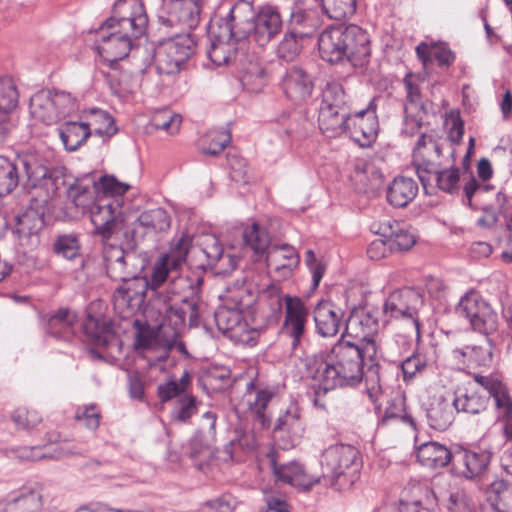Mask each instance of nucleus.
I'll return each instance as SVG.
<instances>
[{
  "label": "nucleus",
  "mask_w": 512,
  "mask_h": 512,
  "mask_svg": "<svg viewBox=\"0 0 512 512\" xmlns=\"http://www.w3.org/2000/svg\"><path fill=\"white\" fill-rule=\"evenodd\" d=\"M349 122L347 133L351 138L363 147L370 145L379 130L375 99L370 101L366 109L350 114Z\"/></svg>",
  "instance_id": "nucleus-19"
},
{
  "label": "nucleus",
  "mask_w": 512,
  "mask_h": 512,
  "mask_svg": "<svg viewBox=\"0 0 512 512\" xmlns=\"http://www.w3.org/2000/svg\"><path fill=\"white\" fill-rule=\"evenodd\" d=\"M19 93L12 77L0 76V110L11 113L18 104Z\"/></svg>",
  "instance_id": "nucleus-52"
},
{
  "label": "nucleus",
  "mask_w": 512,
  "mask_h": 512,
  "mask_svg": "<svg viewBox=\"0 0 512 512\" xmlns=\"http://www.w3.org/2000/svg\"><path fill=\"white\" fill-rule=\"evenodd\" d=\"M413 337L416 338L415 334H411V326H408L406 333L395 334L385 343L384 351L386 357L393 362L400 361L410 351Z\"/></svg>",
  "instance_id": "nucleus-45"
},
{
  "label": "nucleus",
  "mask_w": 512,
  "mask_h": 512,
  "mask_svg": "<svg viewBox=\"0 0 512 512\" xmlns=\"http://www.w3.org/2000/svg\"><path fill=\"white\" fill-rule=\"evenodd\" d=\"M355 447L346 444L332 445L321 456L323 479L329 480L331 486L342 488L354 482L360 471L361 463Z\"/></svg>",
  "instance_id": "nucleus-10"
},
{
  "label": "nucleus",
  "mask_w": 512,
  "mask_h": 512,
  "mask_svg": "<svg viewBox=\"0 0 512 512\" xmlns=\"http://www.w3.org/2000/svg\"><path fill=\"white\" fill-rule=\"evenodd\" d=\"M209 146L202 149V152L207 155L216 156L221 153L231 141L229 131H214L209 133Z\"/></svg>",
  "instance_id": "nucleus-61"
},
{
  "label": "nucleus",
  "mask_w": 512,
  "mask_h": 512,
  "mask_svg": "<svg viewBox=\"0 0 512 512\" xmlns=\"http://www.w3.org/2000/svg\"><path fill=\"white\" fill-rule=\"evenodd\" d=\"M127 321L128 316L123 320L116 313L113 320L89 314L83 323V331L88 341L95 346L105 347L107 355L124 370L128 352L121 333L125 334Z\"/></svg>",
  "instance_id": "nucleus-6"
},
{
  "label": "nucleus",
  "mask_w": 512,
  "mask_h": 512,
  "mask_svg": "<svg viewBox=\"0 0 512 512\" xmlns=\"http://www.w3.org/2000/svg\"><path fill=\"white\" fill-rule=\"evenodd\" d=\"M416 454L420 464L431 469L443 468L454 458L445 445L434 441L421 444Z\"/></svg>",
  "instance_id": "nucleus-34"
},
{
  "label": "nucleus",
  "mask_w": 512,
  "mask_h": 512,
  "mask_svg": "<svg viewBox=\"0 0 512 512\" xmlns=\"http://www.w3.org/2000/svg\"><path fill=\"white\" fill-rule=\"evenodd\" d=\"M455 412L453 399L434 396L426 411L428 424L435 430L444 431L453 423Z\"/></svg>",
  "instance_id": "nucleus-28"
},
{
  "label": "nucleus",
  "mask_w": 512,
  "mask_h": 512,
  "mask_svg": "<svg viewBox=\"0 0 512 512\" xmlns=\"http://www.w3.org/2000/svg\"><path fill=\"white\" fill-rule=\"evenodd\" d=\"M321 5L325 14L337 21L351 17L356 11V0H321Z\"/></svg>",
  "instance_id": "nucleus-51"
},
{
  "label": "nucleus",
  "mask_w": 512,
  "mask_h": 512,
  "mask_svg": "<svg viewBox=\"0 0 512 512\" xmlns=\"http://www.w3.org/2000/svg\"><path fill=\"white\" fill-rule=\"evenodd\" d=\"M209 0H168L166 16H159V31L169 32L171 27L195 29Z\"/></svg>",
  "instance_id": "nucleus-16"
},
{
  "label": "nucleus",
  "mask_w": 512,
  "mask_h": 512,
  "mask_svg": "<svg viewBox=\"0 0 512 512\" xmlns=\"http://www.w3.org/2000/svg\"><path fill=\"white\" fill-rule=\"evenodd\" d=\"M77 316L67 308H60L47 322V333L59 340H70L74 335Z\"/></svg>",
  "instance_id": "nucleus-38"
},
{
  "label": "nucleus",
  "mask_w": 512,
  "mask_h": 512,
  "mask_svg": "<svg viewBox=\"0 0 512 512\" xmlns=\"http://www.w3.org/2000/svg\"><path fill=\"white\" fill-rule=\"evenodd\" d=\"M266 72L258 63H250L243 70L242 82L244 85H254L253 90H258L264 85Z\"/></svg>",
  "instance_id": "nucleus-62"
},
{
  "label": "nucleus",
  "mask_w": 512,
  "mask_h": 512,
  "mask_svg": "<svg viewBox=\"0 0 512 512\" xmlns=\"http://www.w3.org/2000/svg\"><path fill=\"white\" fill-rule=\"evenodd\" d=\"M498 409V420L502 424L503 435L507 442L512 444V399L509 398Z\"/></svg>",
  "instance_id": "nucleus-63"
},
{
  "label": "nucleus",
  "mask_w": 512,
  "mask_h": 512,
  "mask_svg": "<svg viewBox=\"0 0 512 512\" xmlns=\"http://www.w3.org/2000/svg\"><path fill=\"white\" fill-rule=\"evenodd\" d=\"M78 239L73 235L59 236L54 243V251L63 258L71 260L79 254Z\"/></svg>",
  "instance_id": "nucleus-58"
},
{
  "label": "nucleus",
  "mask_w": 512,
  "mask_h": 512,
  "mask_svg": "<svg viewBox=\"0 0 512 512\" xmlns=\"http://www.w3.org/2000/svg\"><path fill=\"white\" fill-rule=\"evenodd\" d=\"M473 377L475 382L481 385L489 393V396L494 399L495 406H500L511 398L506 386L498 377L481 374H474Z\"/></svg>",
  "instance_id": "nucleus-48"
},
{
  "label": "nucleus",
  "mask_w": 512,
  "mask_h": 512,
  "mask_svg": "<svg viewBox=\"0 0 512 512\" xmlns=\"http://www.w3.org/2000/svg\"><path fill=\"white\" fill-rule=\"evenodd\" d=\"M266 263L269 273L279 281L292 275L299 264V256L290 245L273 246L268 249Z\"/></svg>",
  "instance_id": "nucleus-21"
},
{
  "label": "nucleus",
  "mask_w": 512,
  "mask_h": 512,
  "mask_svg": "<svg viewBox=\"0 0 512 512\" xmlns=\"http://www.w3.org/2000/svg\"><path fill=\"white\" fill-rule=\"evenodd\" d=\"M412 164L426 192L435 187L448 194L459 192L460 169L455 166V148L447 141L421 134L413 150Z\"/></svg>",
  "instance_id": "nucleus-3"
},
{
  "label": "nucleus",
  "mask_w": 512,
  "mask_h": 512,
  "mask_svg": "<svg viewBox=\"0 0 512 512\" xmlns=\"http://www.w3.org/2000/svg\"><path fill=\"white\" fill-rule=\"evenodd\" d=\"M418 185L409 177H396L387 188V201L394 207L407 206L417 195Z\"/></svg>",
  "instance_id": "nucleus-35"
},
{
  "label": "nucleus",
  "mask_w": 512,
  "mask_h": 512,
  "mask_svg": "<svg viewBox=\"0 0 512 512\" xmlns=\"http://www.w3.org/2000/svg\"><path fill=\"white\" fill-rule=\"evenodd\" d=\"M215 323L220 332L232 339L248 341V325L243 320L242 312L231 307L220 306L214 313Z\"/></svg>",
  "instance_id": "nucleus-26"
},
{
  "label": "nucleus",
  "mask_w": 512,
  "mask_h": 512,
  "mask_svg": "<svg viewBox=\"0 0 512 512\" xmlns=\"http://www.w3.org/2000/svg\"><path fill=\"white\" fill-rule=\"evenodd\" d=\"M404 86L406 90L405 104V120L407 128L411 125L413 128H420L423 117L427 115V104L423 102L420 88L413 83L411 76L404 78Z\"/></svg>",
  "instance_id": "nucleus-27"
},
{
  "label": "nucleus",
  "mask_w": 512,
  "mask_h": 512,
  "mask_svg": "<svg viewBox=\"0 0 512 512\" xmlns=\"http://www.w3.org/2000/svg\"><path fill=\"white\" fill-rule=\"evenodd\" d=\"M237 42L233 38H223L221 30L213 31L207 55L218 66L228 64L235 57Z\"/></svg>",
  "instance_id": "nucleus-39"
},
{
  "label": "nucleus",
  "mask_w": 512,
  "mask_h": 512,
  "mask_svg": "<svg viewBox=\"0 0 512 512\" xmlns=\"http://www.w3.org/2000/svg\"><path fill=\"white\" fill-rule=\"evenodd\" d=\"M127 212V207L116 206L105 199H97L90 208V218L95 228L94 233L104 240L118 234L127 238Z\"/></svg>",
  "instance_id": "nucleus-12"
},
{
  "label": "nucleus",
  "mask_w": 512,
  "mask_h": 512,
  "mask_svg": "<svg viewBox=\"0 0 512 512\" xmlns=\"http://www.w3.org/2000/svg\"><path fill=\"white\" fill-rule=\"evenodd\" d=\"M345 60L354 67H364L369 62L371 48L365 30L355 24L341 26Z\"/></svg>",
  "instance_id": "nucleus-18"
},
{
  "label": "nucleus",
  "mask_w": 512,
  "mask_h": 512,
  "mask_svg": "<svg viewBox=\"0 0 512 512\" xmlns=\"http://www.w3.org/2000/svg\"><path fill=\"white\" fill-rule=\"evenodd\" d=\"M319 53L323 60L338 63L345 60L341 26L325 29L318 38Z\"/></svg>",
  "instance_id": "nucleus-29"
},
{
  "label": "nucleus",
  "mask_w": 512,
  "mask_h": 512,
  "mask_svg": "<svg viewBox=\"0 0 512 512\" xmlns=\"http://www.w3.org/2000/svg\"><path fill=\"white\" fill-rule=\"evenodd\" d=\"M196 411V400L191 395H182L178 398L172 412V418L180 422L188 420Z\"/></svg>",
  "instance_id": "nucleus-60"
},
{
  "label": "nucleus",
  "mask_w": 512,
  "mask_h": 512,
  "mask_svg": "<svg viewBox=\"0 0 512 512\" xmlns=\"http://www.w3.org/2000/svg\"><path fill=\"white\" fill-rule=\"evenodd\" d=\"M32 117L46 125L57 122V113L52 100V91H39L30 99Z\"/></svg>",
  "instance_id": "nucleus-40"
},
{
  "label": "nucleus",
  "mask_w": 512,
  "mask_h": 512,
  "mask_svg": "<svg viewBox=\"0 0 512 512\" xmlns=\"http://www.w3.org/2000/svg\"><path fill=\"white\" fill-rule=\"evenodd\" d=\"M19 183L18 165L0 156V197L10 194Z\"/></svg>",
  "instance_id": "nucleus-49"
},
{
  "label": "nucleus",
  "mask_w": 512,
  "mask_h": 512,
  "mask_svg": "<svg viewBox=\"0 0 512 512\" xmlns=\"http://www.w3.org/2000/svg\"><path fill=\"white\" fill-rule=\"evenodd\" d=\"M75 419L82 421L87 429L95 431L100 425L101 411L95 404L84 405L78 407Z\"/></svg>",
  "instance_id": "nucleus-56"
},
{
  "label": "nucleus",
  "mask_w": 512,
  "mask_h": 512,
  "mask_svg": "<svg viewBox=\"0 0 512 512\" xmlns=\"http://www.w3.org/2000/svg\"><path fill=\"white\" fill-rule=\"evenodd\" d=\"M148 24L142 0H130V65L138 74H144L156 61L157 47L148 40Z\"/></svg>",
  "instance_id": "nucleus-8"
},
{
  "label": "nucleus",
  "mask_w": 512,
  "mask_h": 512,
  "mask_svg": "<svg viewBox=\"0 0 512 512\" xmlns=\"http://www.w3.org/2000/svg\"><path fill=\"white\" fill-rule=\"evenodd\" d=\"M133 326L136 330L134 341L135 350L150 349L154 344H156V334L153 328L146 321L136 319L133 322Z\"/></svg>",
  "instance_id": "nucleus-54"
},
{
  "label": "nucleus",
  "mask_w": 512,
  "mask_h": 512,
  "mask_svg": "<svg viewBox=\"0 0 512 512\" xmlns=\"http://www.w3.org/2000/svg\"><path fill=\"white\" fill-rule=\"evenodd\" d=\"M284 22L279 10L274 6H263L256 14L252 40L265 47L283 30Z\"/></svg>",
  "instance_id": "nucleus-20"
},
{
  "label": "nucleus",
  "mask_w": 512,
  "mask_h": 512,
  "mask_svg": "<svg viewBox=\"0 0 512 512\" xmlns=\"http://www.w3.org/2000/svg\"><path fill=\"white\" fill-rule=\"evenodd\" d=\"M422 304V296L412 288H403L393 291L386 299L383 312L386 317L402 319L411 326V334L420 338V324L417 308Z\"/></svg>",
  "instance_id": "nucleus-13"
},
{
  "label": "nucleus",
  "mask_w": 512,
  "mask_h": 512,
  "mask_svg": "<svg viewBox=\"0 0 512 512\" xmlns=\"http://www.w3.org/2000/svg\"><path fill=\"white\" fill-rule=\"evenodd\" d=\"M388 241L393 252L407 251L412 248L416 242L415 236L401 228L399 223L394 230L393 236Z\"/></svg>",
  "instance_id": "nucleus-59"
},
{
  "label": "nucleus",
  "mask_w": 512,
  "mask_h": 512,
  "mask_svg": "<svg viewBox=\"0 0 512 512\" xmlns=\"http://www.w3.org/2000/svg\"><path fill=\"white\" fill-rule=\"evenodd\" d=\"M285 95L294 102L305 101L312 95L314 81L312 76L301 67L293 66L282 77Z\"/></svg>",
  "instance_id": "nucleus-24"
},
{
  "label": "nucleus",
  "mask_w": 512,
  "mask_h": 512,
  "mask_svg": "<svg viewBox=\"0 0 512 512\" xmlns=\"http://www.w3.org/2000/svg\"><path fill=\"white\" fill-rule=\"evenodd\" d=\"M90 124L85 122H66L59 128V137L68 151L77 150L90 136Z\"/></svg>",
  "instance_id": "nucleus-41"
},
{
  "label": "nucleus",
  "mask_w": 512,
  "mask_h": 512,
  "mask_svg": "<svg viewBox=\"0 0 512 512\" xmlns=\"http://www.w3.org/2000/svg\"><path fill=\"white\" fill-rule=\"evenodd\" d=\"M349 110H339L332 108H319L318 124L323 134L333 138L347 133L350 127Z\"/></svg>",
  "instance_id": "nucleus-30"
},
{
  "label": "nucleus",
  "mask_w": 512,
  "mask_h": 512,
  "mask_svg": "<svg viewBox=\"0 0 512 512\" xmlns=\"http://www.w3.org/2000/svg\"><path fill=\"white\" fill-rule=\"evenodd\" d=\"M389 419H401L404 422H410L411 418L405 411V399L402 396L394 397L385 410L383 421Z\"/></svg>",
  "instance_id": "nucleus-64"
},
{
  "label": "nucleus",
  "mask_w": 512,
  "mask_h": 512,
  "mask_svg": "<svg viewBox=\"0 0 512 512\" xmlns=\"http://www.w3.org/2000/svg\"><path fill=\"white\" fill-rule=\"evenodd\" d=\"M41 507V495L33 490L0 499V512H37Z\"/></svg>",
  "instance_id": "nucleus-37"
},
{
  "label": "nucleus",
  "mask_w": 512,
  "mask_h": 512,
  "mask_svg": "<svg viewBox=\"0 0 512 512\" xmlns=\"http://www.w3.org/2000/svg\"><path fill=\"white\" fill-rule=\"evenodd\" d=\"M256 13L248 1H238L230 9L228 15L220 20L218 30H221L223 38H233L242 41L251 37L254 32Z\"/></svg>",
  "instance_id": "nucleus-17"
},
{
  "label": "nucleus",
  "mask_w": 512,
  "mask_h": 512,
  "mask_svg": "<svg viewBox=\"0 0 512 512\" xmlns=\"http://www.w3.org/2000/svg\"><path fill=\"white\" fill-rule=\"evenodd\" d=\"M219 297L223 302V306L231 307L241 312L250 307L255 300L254 295L243 285L233 289L228 288Z\"/></svg>",
  "instance_id": "nucleus-46"
},
{
  "label": "nucleus",
  "mask_w": 512,
  "mask_h": 512,
  "mask_svg": "<svg viewBox=\"0 0 512 512\" xmlns=\"http://www.w3.org/2000/svg\"><path fill=\"white\" fill-rule=\"evenodd\" d=\"M12 421L19 429L29 430L41 423L42 417L38 411L28 407H18L13 412Z\"/></svg>",
  "instance_id": "nucleus-55"
},
{
  "label": "nucleus",
  "mask_w": 512,
  "mask_h": 512,
  "mask_svg": "<svg viewBox=\"0 0 512 512\" xmlns=\"http://www.w3.org/2000/svg\"><path fill=\"white\" fill-rule=\"evenodd\" d=\"M357 190L363 193H374L383 184L381 171L372 163L358 161L351 176Z\"/></svg>",
  "instance_id": "nucleus-33"
},
{
  "label": "nucleus",
  "mask_w": 512,
  "mask_h": 512,
  "mask_svg": "<svg viewBox=\"0 0 512 512\" xmlns=\"http://www.w3.org/2000/svg\"><path fill=\"white\" fill-rule=\"evenodd\" d=\"M344 311L331 301H320L313 310L316 331L323 337L335 336L344 324Z\"/></svg>",
  "instance_id": "nucleus-22"
},
{
  "label": "nucleus",
  "mask_w": 512,
  "mask_h": 512,
  "mask_svg": "<svg viewBox=\"0 0 512 512\" xmlns=\"http://www.w3.org/2000/svg\"><path fill=\"white\" fill-rule=\"evenodd\" d=\"M377 346L363 338L362 344L341 339L327 355L323 353L306 356L307 375L318 383L315 390V405L324 408L318 397L339 387L354 386L365 380L369 397L374 400L381 392L380 365L376 362Z\"/></svg>",
  "instance_id": "nucleus-1"
},
{
  "label": "nucleus",
  "mask_w": 512,
  "mask_h": 512,
  "mask_svg": "<svg viewBox=\"0 0 512 512\" xmlns=\"http://www.w3.org/2000/svg\"><path fill=\"white\" fill-rule=\"evenodd\" d=\"M262 297L267 301L270 313L267 316L269 324L278 322L283 303H285V317L280 333L291 341L293 350L297 349L306 334V324L308 320V309L304 302L296 296L284 295L278 284L272 283L267 286Z\"/></svg>",
  "instance_id": "nucleus-5"
},
{
  "label": "nucleus",
  "mask_w": 512,
  "mask_h": 512,
  "mask_svg": "<svg viewBox=\"0 0 512 512\" xmlns=\"http://www.w3.org/2000/svg\"><path fill=\"white\" fill-rule=\"evenodd\" d=\"M27 177L26 188L30 197V207L16 217L14 233L21 246L37 242L38 232L43 227V215L48 204L58 195L65 180L57 172L49 169V162L39 152H27L18 158Z\"/></svg>",
  "instance_id": "nucleus-2"
},
{
  "label": "nucleus",
  "mask_w": 512,
  "mask_h": 512,
  "mask_svg": "<svg viewBox=\"0 0 512 512\" xmlns=\"http://www.w3.org/2000/svg\"><path fill=\"white\" fill-rule=\"evenodd\" d=\"M182 116L169 108L155 110L150 118V126L155 130L166 131L169 135L179 132Z\"/></svg>",
  "instance_id": "nucleus-44"
},
{
  "label": "nucleus",
  "mask_w": 512,
  "mask_h": 512,
  "mask_svg": "<svg viewBox=\"0 0 512 512\" xmlns=\"http://www.w3.org/2000/svg\"><path fill=\"white\" fill-rule=\"evenodd\" d=\"M107 274L113 281L122 284L115 288L112 296L113 309L121 319L125 320L128 312V271L126 269L125 251L122 247L109 246L105 252Z\"/></svg>",
  "instance_id": "nucleus-15"
},
{
  "label": "nucleus",
  "mask_w": 512,
  "mask_h": 512,
  "mask_svg": "<svg viewBox=\"0 0 512 512\" xmlns=\"http://www.w3.org/2000/svg\"><path fill=\"white\" fill-rule=\"evenodd\" d=\"M271 466L277 480L287 483L299 490H310L314 485L320 482V476L308 475L303 466L298 462L278 464L277 461L272 458Z\"/></svg>",
  "instance_id": "nucleus-25"
},
{
  "label": "nucleus",
  "mask_w": 512,
  "mask_h": 512,
  "mask_svg": "<svg viewBox=\"0 0 512 512\" xmlns=\"http://www.w3.org/2000/svg\"><path fill=\"white\" fill-rule=\"evenodd\" d=\"M93 187L97 199H105L116 206H125V193L128 191V183L121 182L113 175L104 174L93 181Z\"/></svg>",
  "instance_id": "nucleus-32"
},
{
  "label": "nucleus",
  "mask_w": 512,
  "mask_h": 512,
  "mask_svg": "<svg viewBox=\"0 0 512 512\" xmlns=\"http://www.w3.org/2000/svg\"><path fill=\"white\" fill-rule=\"evenodd\" d=\"M355 447L346 444L332 445L321 456L323 479L329 480L331 486L342 488L354 482L360 471L361 463Z\"/></svg>",
  "instance_id": "nucleus-9"
},
{
  "label": "nucleus",
  "mask_w": 512,
  "mask_h": 512,
  "mask_svg": "<svg viewBox=\"0 0 512 512\" xmlns=\"http://www.w3.org/2000/svg\"><path fill=\"white\" fill-rule=\"evenodd\" d=\"M192 29L180 26L171 27L159 40L156 52V70L159 74L175 75L179 73L194 52L195 41L190 33Z\"/></svg>",
  "instance_id": "nucleus-7"
},
{
  "label": "nucleus",
  "mask_w": 512,
  "mask_h": 512,
  "mask_svg": "<svg viewBox=\"0 0 512 512\" xmlns=\"http://www.w3.org/2000/svg\"><path fill=\"white\" fill-rule=\"evenodd\" d=\"M348 96L343 86L337 82H329L322 91L320 107L348 110Z\"/></svg>",
  "instance_id": "nucleus-47"
},
{
  "label": "nucleus",
  "mask_w": 512,
  "mask_h": 512,
  "mask_svg": "<svg viewBox=\"0 0 512 512\" xmlns=\"http://www.w3.org/2000/svg\"><path fill=\"white\" fill-rule=\"evenodd\" d=\"M489 397L482 396L477 392H466L456 394L453 404L456 412L466 414H481L486 412Z\"/></svg>",
  "instance_id": "nucleus-43"
},
{
  "label": "nucleus",
  "mask_w": 512,
  "mask_h": 512,
  "mask_svg": "<svg viewBox=\"0 0 512 512\" xmlns=\"http://www.w3.org/2000/svg\"><path fill=\"white\" fill-rule=\"evenodd\" d=\"M306 35V33L294 29L285 33L277 47L278 56L287 61L293 60L300 53L302 40Z\"/></svg>",
  "instance_id": "nucleus-50"
},
{
  "label": "nucleus",
  "mask_w": 512,
  "mask_h": 512,
  "mask_svg": "<svg viewBox=\"0 0 512 512\" xmlns=\"http://www.w3.org/2000/svg\"><path fill=\"white\" fill-rule=\"evenodd\" d=\"M436 351L433 347L417 349L404 360L400 361V367L405 382L413 379L418 373L436 362Z\"/></svg>",
  "instance_id": "nucleus-36"
},
{
  "label": "nucleus",
  "mask_w": 512,
  "mask_h": 512,
  "mask_svg": "<svg viewBox=\"0 0 512 512\" xmlns=\"http://www.w3.org/2000/svg\"><path fill=\"white\" fill-rule=\"evenodd\" d=\"M52 100L57 113V121L65 118L76 109L74 98L65 91L52 92Z\"/></svg>",
  "instance_id": "nucleus-57"
},
{
  "label": "nucleus",
  "mask_w": 512,
  "mask_h": 512,
  "mask_svg": "<svg viewBox=\"0 0 512 512\" xmlns=\"http://www.w3.org/2000/svg\"><path fill=\"white\" fill-rule=\"evenodd\" d=\"M126 0H117L114 6V15L108 18L96 31L95 49L97 53L109 63L111 69L116 70L118 61L128 57V34L115 30L125 21V17H118L116 9L125 4Z\"/></svg>",
  "instance_id": "nucleus-11"
},
{
  "label": "nucleus",
  "mask_w": 512,
  "mask_h": 512,
  "mask_svg": "<svg viewBox=\"0 0 512 512\" xmlns=\"http://www.w3.org/2000/svg\"><path fill=\"white\" fill-rule=\"evenodd\" d=\"M190 241L188 238L181 237L170 248V251L155 263L150 279L146 275L133 276V285L139 284L144 289L151 288L153 290L160 287L167 279L168 273L177 270L186 261L189 250Z\"/></svg>",
  "instance_id": "nucleus-14"
},
{
  "label": "nucleus",
  "mask_w": 512,
  "mask_h": 512,
  "mask_svg": "<svg viewBox=\"0 0 512 512\" xmlns=\"http://www.w3.org/2000/svg\"><path fill=\"white\" fill-rule=\"evenodd\" d=\"M487 498L496 512H512V483L503 479L493 481L488 487Z\"/></svg>",
  "instance_id": "nucleus-42"
},
{
  "label": "nucleus",
  "mask_w": 512,
  "mask_h": 512,
  "mask_svg": "<svg viewBox=\"0 0 512 512\" xmlns=\"http://www.w3.org/2000/svg\"><path fill=\"white\" fill-rule=\"evenodd\" d=\"M245 243L256 253L263 254L270 244V237L265 229L253 223L243 234Z\"/></svg>",
  "instance_id": "nucleus-53"
},
{
  "label": "nucleus",
  "mask_w": 512,
  "mask_h": 512,
  "mask_svg": "<svg viewBox=\"0 0 512 512\" xmlns=\"http://www.w3.org/2000/svg\"><path fill=\"white\" fill-rule=\"evenodd\" d=\"M459 465L463 466L461 474L467 479L480 476L488 467L491 455L484 450L461 449L454 454L453 458Z\"/></svg>",
  "instance_id": "nucleus-31"
},
{
  "label": "nucleus",
  "mask_w": 512,
  "mask_h": 512,
  "mask_svg": "<svg viewBox=\"0 0 512 512\" xmlns=\"http://www.w3.org/2000/svg\"><path fill=\"white\" fill-rule=\"evenodd\" d=\"M456 313L468 319L472 328L486 338L482 345H467L453 350L454 357L468 366H489L493 359L491 336L497 333L499 326L497 313L475 291H469L461 297Z\"/></svg>",
  "instance_id": "nucleus-4"
},
{
  "label": "nucleus",
  "mask_w": 512,
  "mask_h": 512,
  "mask_svg": "<svg viewBox=\"0 0 512 512\" xmlns=\"http://www.w3.org/2000/svg\"><path fill=\"white\" fill-rule=\"evenodd\" d=\"M171 220L163 208H155L142 212L133 223L131 236L135 243L145 236H155L157 232L170 227Z\"/></svg>",
  "instance_id": "nucleus-23"
}]
</instances>
